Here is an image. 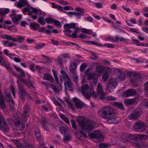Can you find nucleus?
I'll return each instance as SVG.
<instances>
[{"instance_id": "obj_1", "label": "nucleus", "mask_w": 148, "mask_h": 148, "mask_svg": "<svg viewBox=\"0 0 148 148\" xmlns=\"http://www.w3.org/2000/svg\"><path fill=\"white\" fill-rule=\"evenodd\" d=\"M78 123L82 130L88 133L89 136L92 138H99L101 136L100 131H95L93 134L91 132L95 128V123L90 120H87L84 117H79Z\"/></svg>"}, {"instance_id": "obj_2", "label": "nucleus", "mask_w": 148, "mask_h": 148, "mask_svg": "<svg viewBox=\"0 0 148 148\" xmlns=\"http://www.w3.org/2000/svg\"><path fill=\"white\" fill-rule=\"evenodd\" d=\"M97 90V94L94 92L92 88H89L88 85H84L82 88L81 92L87 98L92 96L94 98L103 99L105 97V95L103 93L102 87L99 84H98Z\"/></svg>"}, {"instance_id": "obj_3", "label": "nucleus", "mask_w": 148, "mask_h": 148, "mask_svg": "<svg viewBox=\"0 0 148 148\" xmlns=\"http://www.w3.org/2000/svg\"><path fill=\"white\" fill-rule=\"evenodd\" d=\"M52 72L55 79L57 83L60 84L62 83V81L63 80L65 82L64 85L66 88L70 91L72 90L70 79L68 77L67 74L63 70H61V73L63 75H62V77H61V79H60L59 81L58 80L57 72L54 70H52Z\"/></svg>"}, {"instance_id": "obj_4", "label": "nucleus", "mask_w": 148, "mask_h": 148, "mask_svg": "<svg viewBox=\"0 0 148 148\" xmlns=\"http://www.w3.org/2000/svg\"><path fill=\"white\" fill-rule=\"evenodd\" d=\"M103 68L102 67H100L97 68L96 69V74L90 73L89 72H87V70L85 72V74L87 75L88 79L90 80V84L91 86L93 84H91V83L95 85L97 83V76L103 73L104 72V70H103Z\"/></svg>"}, {"instance_id": "obj_5", "label": "nucleus", "mask_w": 148, "mask_h": 148, "mask_svg": "<svg viewBox=\"0 0 148 148\" xmlns=\"http://www.w3.org/2000/svg\"><path fill=\"white\" fill-rule=\"evenodd\" d=\"M14 6L19 8L25 7L24 9H36L31 6L27 0H19L15 3Z\"/></svg>"}, {"instance_id": "obj_6", "label": "nucleus", "mask_w": 148, "mask_h": 148, "mask_svg": "<svg viewBox=\"0 0 148 148\" xmlns=\"http://www.w3.org/2000/svg\"><path fill=\"white\" fill-rule=\"evenodd\" d=\"M110 109L108 107H105L101 110L99 112L98 115L100 117L108 119L111 114L109 112Z\"/></svg>"}, {"instance_id": "obj_7", "label": "nucleus", "mask_w": 148, "mask_h": 148, "mask_svg": "<svg viewBox=\"0 0 148 148\" xmlns=\"http://www.w3.org/2000/svg\"><path fill=\"white\" fill-rule=\"evenodd\" d=\"M133 127L135 131L139 132H143L146 129V126L144 123L140 121L136 123Z\"/></svg>"}, {"instance_id": "obj_8", "label": "nucleus", "mask_w": 148, "mask_h": 148, "mask_svg": "<svg viewBox=\"0 0 148 148\" xmlns=\"http://www.w3.org/2000/svg\"><path fill=\"white\" fill-rule=\"evenodd\" d=\"M22 12L25 14H27L29 15H31L33 13L36 14L37 15H39L40 17H42L44 16V12L40 10H32V11H30L29 10H22Z\"/></svg>"}, {"instance_id": "obj_9", "label": "nucleus", "mask_w": 148, "mask_h": 148, "mask_svg": "<svg viewBox=\"0 0 148 148\" xmlns=\"http://www.w3.org/2000/svg\"><path fill=\"white\" fill-rule=\"evenodd\" d=\"M76 24L74 23H66L65 24L64 26V32L66 33L65 34L70 33L72 31L69 29L70 28L74 29L75 28Z\"/></svg>"}, {"instance_id": "obj_10", "label": "nucleus", "mask_w": 148, "mask_h": 148, "mask_svg": "<svg viewBox=\"0 0 148 148\" xmlns=\"http://www.w3.org/2000/svg\"><path fill=\"white\" fill-rule=\"evenodd\" d=\"M107 119L108 122L110 123L116 124L121 121V119L119 117H114V114H111Z\"/></svg>"}, {"instance_id": "obj_11", "label": "nucleus", "mask_w": 148, "mask_h": 148, "mask_svg": "<svg viewBox=\"0 0 148 148\" xmlns=\"http://www.w3.org/2000/svg\"><path fill=\"white\" fill-rule=\"evenodd\" d=\"M117 85V83L115 81L114 79L112 78L109 81L107 85V89L110 90V88L114 89L116 86Z\"/></svg>"}, {"instance_id": "obj_12", "label": "nucleus", "mask_w": 148, "mask_h": 148, "mask_svg": "<svg viewBox=\"0 0 148 148\" xmlns=\"http://www.w3.org/2000/svg\"><path fill=\"white\" fill-rule=\"evenodd\" d=\"M82 10H75V11L66 12V13L68 15L71 16L73 15L77 16L79 15H82L83 14V12Z\"/></svg>"}, {"instance_id": "obj_13", "label": "nucleus", "mask_w": 148, "mask_h": 148, "mask_svg": "<svg viewBox=\"0 0 148 148\" xmlns=\"http://www.w3.org/2000/svg\"><path fill=\"white\" fill-rule=\"evenodd\" d=\"M79 27H76L75 32L72 33V32L70 33L66 34V35L68 36L74 38H78L79 36L78 34L79 32Z\"/></svg>"}, {"instance_id": "obj_14", "label": "nucleus", "mask_w": 148, "mask_h": 148, "mask_svg": "<svg viewBox=\"0 0 148 148\" xmlns=\"http://www.w3.org/2000/svg\"><path fill=\"white\" fill-rule=\"evenodd\" d=\"M5 94L6 100L14 104V101L13 100L12 97L10 96L9 90L8 89L6 90L5 91Z\"/></svg>"}, {"instance_id": "obj_15", "label": "nucleus", "mask_w": 148, "mask_h": 148, "mask_svg": "<svg viewBox=\"0 0 148 148\" xmlns=\"http://www.w3.org/2000/svg\"><path fill=\"white\" fill-rule=\"evenodd\" d=\"M73 101L75 103L76 107L78 108H82L83 106V104L82 102L76 98L74 97L73 99Z\"/></svg>"}, {"instance_id": "obj_16", "label": "nucleus", "mask_w": 148, "mask_h": 148, "mask_svg": "<svg viewBox=\"0 0 148 148\" xmlns=\"http://www.w3.org/2000/svg\"><path fill=\"white\" fill-rule=\"evenodd\" d=\"M14 74V75L18 78L17 81L18 84V83L20 81H22L27 86L30 87L32 86V84L29 82H26L25 81V80L22 79L17 74Z\"/></svg>"}, {"instance_id": "obj_17", "label": "nucleus", "mask_w": 148, "mask_h": 148, "mask_svg": "<svg viewBox=\"0 0 148 148\" xmlns=\"http://www.w3.org/2000/svg\"><path fill=\"white\" fill-rule=\"evenodd\" d=\"M0 64L2 66L5 67L7 69H10L9 63L8 62H5L3 61V59L1 57H0Z\"/></svg>"}, {"instance_id": "obj_18", "label": "nucleus", "mask_w": 148, "mask_h": 148, "mask_svg": "<svg viewBox=\"0 0 148 148\" xmlns=\"http://www.w3.org/2000/svg\"><path fill=\"white\" fill-rule=\"evenodd\" d=\"M141 114V112L134 113L129 116V118L130 119H135L140 116Z\"/></svg>"}, {"instance_id": "obj_19", "label": "nucleus", "mask_w": 148, "mask_h": 148, "mask_svg": "<svg viewBox=\"0 0 148 148\" xmlns=\"http://www.w3.org/2000/svg\"><path fill=\"white\" fill-rule=\"evenodd\" d=\"M126 138L127 139V140L130 142L129 139L133 140H137V134H129L126 136Z\"/></svg>"}, {"instance_id": "obj_20", "label": "nucleus", "mask_w": 148, "mask_h": 148, "mask_svg": "<svg viewBox=\"0 0 148 148\" xmlns=\"http://www.w3.org/2000/svg\"><path fill=\"white\" fill-rule=\"evenodd\" d=\"M22 18V15L21 14H19L17 15L12 18L13 22L16 23L19 21L21 20Z\"/></svg>"}, {"instance_id": "obj_21", "label": "nucleus", "mask_w": 148, "mask_h": 148, "mask_svg": "<svg viewBox=\"0 0 148 148\" xmlns=\"http://www.w3.org/2000/svg\"><path fill=\"white\" fill-rule=\"evenodd\" d=\"M79 28L80 29L79 32L81 31L82 33L87 34H91L92 33V31L90 29H86L85 28Z\"/></svg>"}, {"instance_id": "obj_22", "label": "nucleus", "mask_w": 148, "mask_h": 148, "mask_svg": "<svg viewBox=\"0 0 148 148\" xmlns=\"http://www.w3.org/2000/svg\"><path fill=\"white\" fill-rule=\"evenodd\" d=\"M135 93V91L133 90H128L125 92L124 94L125 96H129L133 95Z\"/></svg>"}, {"instance_id": "obj_23", "label": "nucleus", "mask_w": 148, "mask_h": 148, "mask_svg": "<svg viewBox=\"0 0 148 148\" xmlns=\"http://www.w3.org/2000/svg\"><path fill=\"white\" fill-rule=\"evenodd\" d=\"M3 95L0 91V108H3L5 107V104L3 99Z\"/></svg>"}, {"instance_id": "obj_24", "label": "nucleus", "mask_w": 148, "mask_h": 148, "mask_svg": "<svg viewBox=\"0 0 148 148\" xmlns=\"http://www.w3.org/2000/svg\"><path fill=\"white\" fill-rule=\"evenodd\" d=\"M44 78L45 79L49 80L51 82H53V79L51 76L48 73L44 74Z\"/></svg>"}, {"instance_id": "obj_25", "label": "nucleus", "mask_w": 148, "mask_h": 148, "mask_svg": "<svg viewBox=\"0 0 148 148\" xmlns=\"http://www.w3.org/2000/svg\"><path fill=\"white\" fill-rule=\"evenodd\" d=\"M110 69H108V71H105V73L102 77V79L104 81H106L108 77L109 73L110 72Z\"/></svg>"}, {"instance_id": "obj_26", "label": "nucleus", "mask_w": 148, "mask_h": 148, "mask_svg": "<svg viewBox=\"0 0 148 148\" xmlns=\"http://www.w3.org/2000/svg\"><path fill=\"white\" fill-rule=\"evenodd\" d=\"M76 69V64L75 62H73L71 64L70 66V71L71 72H73Z\"/></svg>"}, {"instance_id": "obj_27", "label": "nucleus", "mask_w": 148, "mask_h": 148, "mask_svg": "<svg viewBox=\"0 0 148 148\" xmlns=\"http://www.w3.org/2000/svg\"><path fill=\"white\" fill-rule=\"evenodd\" d=\"M148 138L147 136L141 134H137V140H145L147 139Z\"/></svg>"}, {"instance_id": "obj_28", "label": "nucleus", "mask_w": 148, "mask_h": 148, "mask_svg": "<svg viewBox=\"0 0 148 148\" xmlns=\"http://www.w3.org/2000/svg\"><path fill=\"white\" fill-rule=\"evenodd\" d=\"M25 37L19 36L16 38H15L14 39V40L19 42H21L23 40L25 39Z\"/></svg>"}, {"instance_id": "obj_29", "label": "nucleus", "mask_w": 148, "mask_h": 148, "mask_svg": "<svg viewBox=\"0 0 148 148\" xmlns=\"http://www.w3.org/2000/svg\"><path fill=\"white\" fill-rule=\"evenodd\" d=\"M60 131L61 133L63 135L65 134L66 132H67L68 130L66 127H61L60 128Z\"/></svg>"}, {"instance_id": "obj_30", "label": "nucleus", "mask_w": 148, "mask_h": 148, "mask_svg": "<svg viewBox=\"0 0 148 148\" xmlns=\"http://www.w3.org/2000/svg\"><path fill=\"white\" fill-rule=\"evenodd\" d=\"M38 25V24L37 23H32L30 24L29 27L33 30H37V29L36 28V27Z\"/></svg>"}, {"instance_id": "obj_31", "label": "nucleus", "mask_w": 148, "mask_h": 148, "mask_svg": "<svg viewBox=\"0 0 148 148\" xmlns=\"http://www.w3.org/2000/svg\"><path fill=\"white\" fill-rule=\"evenodd\" d=\"M54 20L53 18L51 17H48L45 18L46 22L49 24L53 23L54 22Z\"/></svg>"}, {"instance_id": "obj_32", "label": "nucleus", "mask_w": 148, "mask_h": 148, "mask_svg": "<svg viewBox=\"0 0 148 148\" xmlns=\"http://www.w3.org/2000/svg\"><path fill=\"white\" fill-rule=\"evenodd\" d=\"M14 68L17 71H20L21 72V75L22 77H25V73L23 71H22V69L18 67L17 66H14Z\"/></svg>"}, {"instance_id": "obj_33", "label": "nucleus", "mask_w": 148, "mask_h": 148, "mask_svg": "<svg viewBox=\"0 0 148 148\" xmlns=\"http://www.w3.org/2000/svg\"><path fill=\"white\" fill-rule=\"evenodd\" d=\"M113 105L114 106L121 109H123V106L122 103L118 102H115L114 103Z\"/></svg>"}, {"instance_id": "obj_34", "label": "nucleus", "mask_w": 148, "mask_h": 148, "mask_svg": "<svg viewBox=\"0 0 148 148\" xmlns=\"http://www.w3.org/2000/svg\"><path fill=\"white\" fill-rule=\"evenodd\" d=\"M60 116L61 118L66 123L68 124L69 123V120L66 118L65 117L64 115L62 114H60Z\"/></svg>"}, {"instance_id": "obj_35", "label": "nucleus", "mask_w": 148, "mask_h": 148, "mask_svg": "<svg viewBox=\"0 0 148 148\" xmlns=\"http://www.w3.org/2000/svg\"><path fill=\"white\" fill-rule=\"evenodd\" d=\"M52 8H53L57 9H61L62 8L61 6L57 5L53 3H52Z\"/></svg>"}, {"instance_id": "obj_36", "label": "nucleus", "mask_w": 148, "mask_h": 148, "mask_svg": "<svg viewBox=\"0 0 148 148\" xmlns=\"http://www.w3.org/2000/svg\"><path fill=\"white\" fill-rule=\"evenodd\" d=\"M35 134L37 140H40L41 139V136H40L39 130H38L37 131H35Z\"/></svg>"}, {"instance_id": "obj_37", "label": "nucleus", "mask_w": 148, "mask_h": 148, "mask_svg": "<svg viewBox=\"0 0 148 148\" xmlns=\"http://www.w3.org/2000/svg\"><path fill=\"white\" fill-rule=\"evenodd\" d=\"M53 23L59 28H60L61 27V23L58 20H54V22Z\"/></svg>"}, {"instance_id": "obj_38", "label": "nucleus", "mask_w": 148, "mask_h": 148, "mask_svg": "<svg viewBox=\"0 0 148 148\" xmlns=\"http://www.w3.org/2000/svg\"><path fill=\"white\" fill-rule=\"evenodd\" d=\"M108 144L100 143L99 144V148H107L109 147Z\"/></svg>"}, {"instance_id": "obj_39", "label": "nucleus", "mask_w": 148, "mask_h": 148, "mask_svg": "<svg viewBox=\"0 0 148 148\" xmlns=\"http://www.w3.org/2000/svg\"><path fill=\"white\" fill-rule=\"evenodd\" d=\"M99 46H101L103 47H107L109 48H112L113 47V46L112 45L108 43H105V44L103 45H99Z\"/></svg>"}, {"instance_id": "obj_40", "label": "nucleus", "mask_w": 148, "mask_h": 148, "mask_svg": "<svg viewBox=\"0 0 148 148\" xmlns=\"http://www.w3.org/2000/svg\"><path fill=\"white\" fill-rule=\"evenodd\" d=\"M80 136L86 137V135L83 132H78L77 135V137L78 138H80Z\"/></svg>"}, {"instance_id": "obj_41", "label": "nucleus", "mask_w": 148, "mask_h": 148, "mask_svg": "<svg viewBox=\"0 0 148 148\" xmlns=\"http://www.w3.org/2000/svg\"><path fill=\"white\" fill-rule=\"evenodd\" d=\"M38 22L42 25H45L46 24L45 22V21L44 19L43 18H41L39 19Z\"/></svg>"}, {"instance_id": "obj_42", "label": "nucleus", "mask_w": 148, "mask_h": 148, "mask_svg": "<svg viewBox=\"0 0 148 148\" xmlns=\"http://www.w3.org/2000/svg\"><path fill=\"white\" fill-rule=\"evenodd\" d=\"M0 12L1 15H4L9 12V10H0Z\"/></svg>"}, {"instance_id": "obj_43", "label": "nucleus", "mask_w": 148, "mask_h": 148, "mask_svg": "<svg viewBox=\"0 0 148 148\" xmlns=\"http://www.w3.org/2000/svg\"><path fill=\"white\" fill-rule=\"evenodd\" d=\"M145 94L146 95H147V90H148V81L145 84Z\"/></svg>"}, {"instance_id": "obj_44", "label": "nucleus", "mask_w": 148, "mask_h": 148, "mask_svg": "<svg viewBox=\"0 0 148 148\" xmlns=\"http://www.w3.org/2000/svg\"><path fill=\"white\" fill-rule=\"evenodd\" d=\"M51 88L53 89V90L56 93L59 92V90L58 88L55 87L53 85H52L51 86Z\"/></svg>"}, {"instance_id": "obj_45", "label": "nucleus", "mask_w": 148, "mask_h": 148, "mask_svg": "<svg viewBox=\"0 0 148 148\" xmlns=\"http://www.w3.org/2000/svg\"><path fill=\"white\" fill-rule=\"evenodd\" d=\"M86 67V64L85 63H83L82 64L80 67V70L82 71H84Z\"/></svg>"}, {"instance_id": "obj_46", "label": "nucleus", "mask_w": 148, "mask_h": 148, "mask_svg": "<svg viewBox=\"0 0 148 148\" xmlns=\"http://www.w3.org/2000/svg\"><path fill=\"white\" fill-rule=\"evenodd\" d=\"M3 44L5 46L12 47L14 45V44L12 42L7 43L6 42H4Z\"/></svg>"}, {"instance_id": "obj_47", "label": "nucleus", "mask_w": 148, "mask_h": 148, "mask_svg": "<svg viewBox=\"0 0 148 148\" xmlns=\"http://www.w3.org/2000/svg\"><path fill=\"white\" fill-rule=\"evenodd\" d=\"M95 6L97 8H102L103 5L100 3H98L95 4Z\"/></svg>"}, {"instance_id": "obj_48", "label": "nucleus", "mask_w": 148, "mask_h": 148, "mask_svg": "<svg viewBox=\"0 0 148 148\" xmlns=\"http://www.w3.org/2000/svg\"><path fill=\"white\" fill-rule=\"evenodd\" d=\"M132 41L134 43L137 45L138 46L142 45L139 43V42L137 40L134 39H133Z\"/></svg>"}, {"instance_id": "obj_49", "label": "nucleus", "mask_w": 148, "mask_h": 148, "mask_svg": "<svg viewBox=\"0 0 148 148\" xmlns=\"http://www.w3.org/2000/svg\"><path fill=\"white\" fill-rule=\"evenodd\" d=\"M51 40L52 43L54 45H57L59 44V42L57 40H55L53 39H51Z\"/></svg>"}, {"instance_id": "obj_50", "label": "nucleus", "mask_w": 148, "mask_h": 148, "mask_svg": "<svg viewBox=\"0 0 148 148\" xmlns=\"http://www.w3.org/2000/svg\"><path fill=\"white\" fill-rule=\"evenodd\" d=\"M91 54H92V56L90 57V58L92 59H93L95 60H96L97 59L98 57H97L95 55V54L91 52Z\"/></svg>"}, {"instance_id": "obj_51", "label": "nucleus", "mask_w": 148, "mask_h": 148, "mask_svg": "<svg viewBox=\"0 0 148 148\" xmlns=\"http://www.w3.org/2000/svg\"><path fill=\"white\" fill-rule=\"evenodd\" d=\"M45 28L44 27H40L38 29L39 32H42L43 33L45 32Z\"/></svg>"}, {"instance_id": "obj_52", "label": "nucleus", "mask_w": 148, "mask_h": 148, "mask_svg": "<svg viewBox=\"0 0 148 148\" xmlns=\"http://www.w3.org/2000/svg\"><path fill=\"white\" fill-rule=\"evenodd\" d=\"M125 103H127L129 104H132L134 100L133 99H129L125 100Z\"/></svg>"}, {"instance_id": "obj_53", "label": "nucleus", "mask_w": 148, "mask_h": 148, "mask_svg": "<svg viewBox=\"0 0 148 148\" xmlns=\"http://www.w3.org/2000/svg\"><path fill=\"white\" fill-rule=\"evenodd\" d=\"M15 62L18 63V62H21V60L18 58L16 57H15L14 58V59L13 60Z\"/></svg>"}, {"instance_id": "obj_54", "label": "nucleus", "mask_w": 148, "mask_h": 148, "mask_svg": "<svg viewBox=\"0 0 148 148\" xmlns=\"http://www.w3.org/2000/svg\"><path fill=\"white\" fill-rule=\"evenodd\" d=\"M142 30L144 32L148 33V27H143L141 28Z\"/></svg>"}, {"instance_id": "obj_55", "label": "nucleus", "mask_w": 148, "mask_h": 148, "mask_svg": "<svg viewBox=\"0 0 148 148\" xmlns=\"http://www.w3.org/2000/svg\"><path fill=\"white\" fill-rule=\"evenodd\" d=\"M71 123L72 127L75 129L76 128V124L75 122L73 120H71Z\"/></svg>"}, {"instance_id": "obj_56", "label": "nucleus", "mask_w": 148, "mask_h": 148, "mask_svg": "<svg viewBox=\"0 0 148 148\" xmlns=\"http://www.w3.org/2000/svg\"><path fill=\"white\" fill-rule=\"evenodd\" d=\"M27 25V22L25 21H22L21 23V25L23 27H25L26 25Z\"/></svg>"}, {"instance_id": "obj_57", "label": "nucleus", "mask_w": 148, "mask_h": 148, "mask_svg": "<svg viewBox=\"0 0 148 148\" xmlns=\"http://www.w3.org/2000/svg\"><path fill=\"white\" fill-rule=\"evenodd\" d=\"M8 56L11 59L13 60L15 57V55L10 53L9 54Z\"/></svg>"}, {"instance_id": "obj_58", "label": "nucleus", "mask_w": 148, "mask_h": 148, "mask_svg": "<svg viewBox=\"0 0 148 148\" xmlns=\"http://www.w3.org/2000/svg\"><path fill=\"white\" fill-rule=\"evenodd\" d=\"M5 121L3 117L1 116H0V124L5 123Z\"/></svg>"}, {"instance_id": "obj_59", "label": "nucleus", "mask_w": 148, "mask_h": 148, "mask_svg": "<svg viewBox=\"0 0 148 148\" xmlns=\"http://www.w3.org/2000/svg\"><path fill=\"white\" fill-rule=\"evenodd\" d=\"M86 38V35L83 34H81L80 35H79V36L78 38Z\"/></svg>"}, {"instance_id": "obj_60", "label": "nucleus", "mask_w": 148, "mask_h": 148, "mask_svg": "<svg viewBox=\"0 0 148 148\" xmlns=\"http://www.w3.org/2000/svg\"><path fill=\"white\" fill-rule=\"evenodd\" d=\"M42 46L41 44H37L35 46V48L36 49H39L41 48Z\"/></svg>"}, {"instance_id": "obj_61", "label": "nucleus", "mask_w": 148, "mask_h": 148, "mask_svg": "<svg viewBox=\"0 0 148 148\" xmlns=\"http://www.w3.org/2000/svg\"><path fill=\"white\" fill-rule=\"evenodd\" d=\"M109 16L112 19H113V20L115 21H116V18L115 17V16L114 15L112 14H109Z\"/></svg>"}, {"instance_id": "obj_62", "label": "nucleus", "mask_w": 148, "mask_h": 148, "mask_svg": "<svg viewBox=\"0 0 148 148\" xmlns=\"http://www.w3.org/2000/svg\"><path fill=\"white\" fill-rule=\"evenodd\" d=\"M125 79V77L123 75H121V76L119 78V81H120L124 80Z\"/></svg>"}, {"instance_id": "obj_63", "label": "nucleus", "mask_w": 148, "mask_h": 148, "mask_svg": "<svg viewBox=\"0 0 148 148\" xmlns=\"http://www.w3.org/2000/svg\"><path fill=\"white\" fill-rule=\"evenodd\" d=\"M64 9H73L74 8H72L71 6H65L63 8Z\"/></svg>"}, {"instance_id": "obj_64", "label": "nucleus", "mask_w": 148, "mask_h": 148, "mask_svg": "<svg viewBox=\"0 0 148 148\" xmlns=\"http://www.w3.org/2000/svg\"><path fill=\"white\" fill-rule=\"evenodd\" d=\"M110 8L112 9H117V8L116 5L115 4H113L111 6Z\"/></svg>"}]
</instances>
